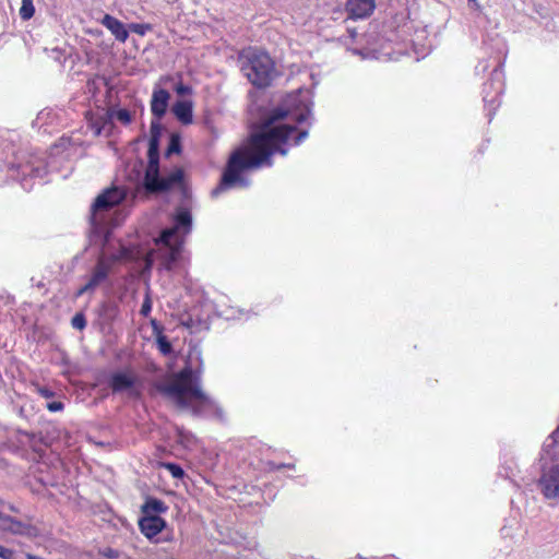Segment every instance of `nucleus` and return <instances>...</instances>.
<instances>
[{"instance_id":"f257e3e1","label":"nucleus","mask_w":559,"mask_h":559,"mask_svg":"<svg viewBox=\"0 0 559 559\" xmlns=\"http://www.w3.org/2000/svg\"><path fill=\"white\" fill-rule=\"evenodd\" d=\"M309 116V108L295 114H290L282 108L275 109L261 129L251 135L250 141H247V170L270 166V158L276 152L286 155L287 148L284 146L292 139L295 145L301 143L308 136V131L297 132L295 126L283 121L293 120L301 123L307 121Z\"/></svg>"},{"instance_id":"f03ea898","label":"nucleus","mask_w":559,"mask_h":559,"mask_svg":"<svg viewBox=\"0 0 559 559\" xmlns=\"http://www.w3.org/2000/svg\"><path fill=\"white\" fill-rule=\"evenodd\" d=\"M201 369L186 366L165 381L154 384L155 389L174 401L181 409L193 416L224 420L222 407L202 390Z\"/></svg>"},{"instance_id":"7ed1b4c3","label":"nucleus","mask_w":559,"mask_h":559,"mask_svg":"<svg viewBox=\"0 0 559 559\" xmlns=\"http://www.w3.org/2000/svg\"><path fill=\"white\" fill-rule=\"evenodd\" d=\"M147 159L143 179V187L147 193H164L183 182L185 173L181 168H176L167 176L160 175L159 143H155V140L148 141Z\"/></svg>"},{"instance_id":"20e7f679","label":"nucleus","mask_w":559,"mask_h":559,"mask_svg":"<svg viewBox=\"0 0 559 559\" xmlns=\"http://www.w3.org/2000/svg\"><path fill=\"white\" fill-rule=\"evenodd\" d=\"M192 228V215L189 210L180 207L174 217V226L160 231L158 242L168 248L166 267L170 269L181 253L183 236Z\"/></svg>"},{"instance_id":"39448f33","label":"nucleus","mask_w":559,"mask_h":559,"mask_svg":"<svg viewBox=\"0 0 559 559\" xmlns=\"http://www.w3.org/2000/svg\"><path fill=\"white\" fill-rule=\"evenodd\" d=\"M277 75L275 63L266 52L247 49V80L257 90L271 86Z\"/></svg>"},{"instance_id":"423d86ee","label":"nucleus","mask_w":559,"mask_h":559,"mask_svg":"<svg viewBox=\"0 0 559 559\" xmlns=\"http://www.w3.org/2000/svg\"><path fill=\"white\" fill-rule=\"evenodd\" d=\"M245 173V142L229 157L222 174L219 183L211 191L212 198H217L223 192L240 186L241 175Z\"/></svg>"},{"instance_id":"0eeeda50","label":"nucleus","mask_w":559,"mask_h":559,"mask_svg":"<svg viewBox=\"0 0 559 559\" xmlns=\"http://www.w3.org/2000/svg\"><path fill=\"white\" fill-rule=\"evenodd\" d=\"M126 192L117 187L107 189L100 193L92 204L93 223H97V214L99 212L109 211L114 206L120 204L126 199Z\"/></svg>"},{"instance_id":"6e6552de","label":"nucleus","mask_w":559,"mask_h":559,"mask_svg":"<svg viewBox=\"0 0 559 559\" xmlns=\"http://www.w3.org/2000/svg\"><path fill=\"white\" fill-rule=\"evenodd\" d=\"M538 488L546 499L559 500V464L543 468Z\"/></svg>"},{"instance_id":"1a4fd4ad","label":"nucleus","mask_w":559,"mask_h":559,"mask_svg":"<svg viewBox=\"0 0 559 559\" xmlns=\"http://www.w3.org/2000/svg\"><path fill=\"white\" fill-rule=\"evenodd\" d=\"M136 377L131 371H117L110 376L109 386L112 393L128 391L131 397H138L140 392L134 389Z\"/></svg>"},{"instance_id":"9d476101","label":"nucleus","mask_w":559,"mask_h":559,"mask_svg":"<svg viewBox=\"0 0 559 559\" xmlns=\"http://www.w3.org/2000/svg\"><path fill=\"white\" fill-rule=\"evenodd\" d=\"M559 429L554 431L544 442L540 453V461L543 462L542 469L554 464H559V442L557 441Z\"/></svg>"},{"instance_id":"9b49d317","label":"nucleus","mask_w":559,"mask_h":559,"mask_svg":"<svg viewBox=\"0 0 559 559\" xmlns=\"http://www.w3.org/2000/svg\"><path fill=\"white\" fill-rule=\"evenodd\" d=\"M170 93L164 88L155 87L151 99V111L154 118L160 120L168 108Z\"/></svg>"},{"instance_id":"f8f14e48","label":"nucleus","mask_w":559,"mask_h":559,"mask_svg":"<svg viewBox=\"0 0 559 559\" xmlns=\"http://www.w3.org/2000/svg\"><path fill=\"white\" fill-rule=\"evenodd\" d=\"M110 271L111 262L102 254L97 259L87 282L96 289L100 284L108 280Z\"/></svg>"},{"instance_id":"ddd939ff","label":"nucleus","mask_w":559,"mask_h":559,"mask_svg":"<svg viewBox=\"0 0 559 559\" xmlns=\"http://www.w3.org/2000/svg\"><path fill=\"white\" fill-rule=\"evenodd\" d=\"M165 525V520L159 515H143L139 520V527L141 533L150 539L160 533Z\"/></svg>"},{"instance_id":"4468645a","label":"nucleus","mask_w":559,"mask_h":559,"mask_svg":"<svg viewBox=\"0 0 559 559\" xmlns=\"http://www.w3.org/2000/svg\"><path fill=\"white\" fill-rule=\"evenodd\" d=\"M374 7V0H348L346 3L347 12L354 19L369 16L373 12Z\"/></svg>"},{"instance_id":"2eb2a0df","label":"nucleus","mask_w":559,"mask_h":559,"mask_svg":"<svg viewBox=\"0 0 559 559\" xmlns=\"http://www.w3.org/2000/svg\"><path fill=\"white\" fill-rule=\"evenodd\" d=\"M490 83H486L484 87V102L486 104L499 105V95L502 93V83L500 81V72L495 70L492 72Z\"/></svg>"},{"instance_id":"dca6fc26","label":"nucleus","mask_w":559,"mask_h":559,"mask_svg":"<svg viewBox=\"0 0 559 559\" xmlns=\"http://www.w3.org/2000/svg\"><path fill=\"white\" fill-rule=\"evenodd\" d=\"M102 24L110 31L117 40L124 43L128 39L129 32L124 24L112 15L105 14Z\"/></svg>"},{"instance_id":"f3484780","label":"nucleus","mask_w":559,"mask_h":559,"mask_svg":"<svg viewBox=\"0 0 559 559\" xmlns=\"http://www.w3.org/2000/svg\"><path fill=\"white\" fill-rule=\"evenodd\" d=\"M173 114L182 124H190L193 120V105L191 100H178L173 106Z\"/></svg>"},{"instance_id":"a211bd4d","label":"nucleus","mask_w":559,"mask_h":559,"mask_svg":"<svg viewBox=\"0 0 559 559\" xmlns=\"http://www.w3.org/2000/svg\"><path fill=\"white\" fill-rule=\"evenodd\" d=\"M167 506L164 501L157 498H147L144 504L141 507L143 515H158L167 511Z\"/></svg>"},{"instance_id":"6ab92c4d","label":"nucleus","mask_w":559,"mask_h":559,"mask_svg":"<svg viewBox=\"0 0 559 559\" xmlns=\"http://www.w3.org/2000/svg\"><path fill=\"white\" fill-rule=\"evenodd\" d=\"M181 152V138L178 133H171L169 136V143L165 151V157H170L173 154H179Z\"/></svg>"},{"instance_id":"aec40b11","label":"nucleus","mask_w":559,"mask_h":559,"mask_svg":"<svg viewBox=\"0 0 559 559\" xmlns=\"http://www.w3.org/2000/svg\"><path fill=\"white\" fill-rule=\"evenodd\" d=\"M29 524L22 522L20 520L13 519L11 526H9L8 532L15 535H26L29 532Z\"/></svg>"},{"instance_id":"412c9836","label":"nucleus","mask_w":559,"mask_h":559,"mask_svg":"<svg viewBox=\"0 0 559 559\" xmlns=\"http://www.w3.org/2000/svg\"><path fill=\"white\" fill-rule=\"evenodd\" d=\"M35 8L33 4V0H22V5L20 9V16L22 20L27 21L34 16Z\"/></svg>"},{"instance_id":"4be33fe9","label":"nucleus","mask_w":559,"mask_h":559,"mask_svg":"<svg viewBox=\"0 0 559 559\" xmlns=\"http://www.w3.org/2000/svg\"><path fill=\"white\" fill-rule=\"evenodd\" d=\"M98 555L107 559H127L122 551L111 547L99 548Z\"/></svg>"},{"instance_id":"5701e85b","label":"nucleus","mask_w":559,"mask_h":559,"mask_svg":"<svg viewBox=\"0 0 559 559\" xmlns=\"http://www.w3.org/2000/svg\"><path fill=\"white\" fill-rule=\"evenodd\" d=\"M109 118H116L122 124H129L132 121L131 112L126 108H119L110 114Z\"/></svg>"},{"instance_id":"b1692460","label":"nucleus","mask_w":559,"mask_h":559,"mask_svg":"<svg viewBox=\"0 0 559 559\" xmlns=\"http://www.w3.org/2000/svg\"><path fill=\"white\" fill-rule=\"evenodd\" d=\"M162 466L167 469L174 478L182 479L185 476V471L179 464L167 462L163 463Z\"/></svg>"},{"instance_id":"393cba45","label":"nucleus","mask_w":559,"mask_h":559,"mask_svg":"<svg viewBox=\"0 0 559 559\" xmlns=\"http://www.w3.org/2000/svg\"><path fill=\"white\" fill-rule=\"evenodd\" d=\"M157 347L164 355H169L173 352V346L167 336L158 335L156 338Z\"/></svg>"},{"instance_id":"a878e982","label":"nucleus","mask_w":559,"mask_h":559,"mask_svg":"<svg viewBox=\"0 0 559 559\" xmlns=\"http://www.w3.org/2000/svg\"><path fill=\"white\" fill-rule=\"evenodd\" d=\"M162 131H163V127H162L159 120H157L155 118V120H152V122H151V136H150L148 141L155 140V143H159Z\"/></svg>"},{"instance_id":"bb28decb","label":"nucleus","mask_w":559,"mask_h":559,"mask_svg":"<svg viewBox=\"0 0 559 559\" xmlns=\"http://www.w3.org/2000/svg\"><path fill=\"white\" fill-rule=\"evenodd\" d=\"M71 325L73 329L82 331L86 328L87 321L83 312H78L71 319Z\"/></svg>"},{"instance_id":"cd10ccee","label":"nucleus","mask_w":559,"mask_h":559,"mask_svg":"<svg viewBox=\"0 0 559 559\" xmlns=\"http://www.w3.org/2000/svg\"><path fill=\"white\" fill-rule=\"evenodd\" d=\"M174 90L179 96H187L192 94V87L183 84L181 81L174 85Z\"/></svg>"},{"instance_id":"c85d7f7f","label":"nucleus","mask_w":559,"mask_h":559,"mask_svg":"<svg viewBox=\"0 0 559 559\" xmlns=\"http://www.w3.org/2000/svg\"><path fill=\"white\" fill-rule=\"evenodd\" d=\"M129 27H130L131 32H133L140 36H144L146 34V32L152 28L150 24H139V23H132V24H130Z\"/></svg>"},{"instance_id":"c756f323","label":"nucleus","mask_w":559,"mask_h":559,"mask_svg":"<svg viewBox=\"0 0 559 559\" xmlns=\"http://www.w3.org/2000/svg\"><path fill=\"white\" fill-rule=\"evenodd\" d=\"M14 518H12L11 515H8V514H4V513H1L0 512V528L2 531H7L9 530V526H11V523H12V520Z\"/></svg>"},{"instance_id":"7c9ffc66","label":"nucleus","mask_w":559,"mask_h":559,"mask_svg":"<svg viewBox=\"0 0 559 559\" xmlns=\"http://www.w3.org/2000/svg\"><path fill=\"white\" fill-rule=\"evenodd\" d=\"M152 310V301L148 295L145 296V299L142 304L140 313L144 317H147Z\"/></svg>"},{"instance_id":"2f4dec72","label":"nucleus","mask_w":559,"mask_h":559,"mask_svg":"<svg viewBox=\"0 0 559 559\" xmlns=\"http://www.w3.org/2000/svg\"><path fill=\"white\" fill-rule=\"evenodd\" d=\"M16 555H15V551L10 549V548H5L3 547L1 544H0V558L2 559H15Z\"/></svg>"},{"instance_id":"473e14b6","label":"nucleus","mask_w":559,"mask_h":559,"mask_svg":"<svg viewBox=\"0 0 559 559\" xmlns=\"http://www.w3.org/2000/svg\"><path fill=\"white\" fill-rule=\"evenodd\" d=\"M63 407H64L63 403L59 402V401H55V402H51V403L47 404V408L50 412H59V411H62Z\"/></svg>"},{"instance_id":"72a5a7b5","label":"nucleus","mask_w":559,"mask_h":559,"mask_svg":"<svg viewBox=\"0 0 559 559\" xmlns=\"http://www.w3.org/2000/svg\"><path fill=\"white\" fill-rule=\"evenodd\" d=\"M95 288L87 282L85 285H83L76 293V297H80L87 293H93Z\"/></svg>"},{"instance_id":"f704fd0d","label":"nucleus","mask_w":559,"mask_h":559,"mask_svg":"<svg viewBox=\"0 0 559 559\" xmlns=\"http://www.w3.org/2000/svg\"><path fill=\"white\" fill-rule=\"evenodd\" d=\"M295 465L294 464H275V463H270V468L273 469V471H280L282 468H294Z\"/></svg>"},{"instance_id":"c9c22d12","label":"nucleus","mask_w":559,"mask_h":559,"mask_svg":"<svg viewBox=\"0 0 559 559\" xmlns=\"http://www.w3.org/2000/svg\"><path fill=\"white\" fill-rule=\"evenodd\" d=\"M38 392L40 393L41 396H44L46 399H50L55 395V393L50 389L45 388V386L39 388Z\"/></svg>"},{"instance_id":"e433bc0d","label":"nucleus","mask_w":559,"mask_h":559,"mask_svg":"<svg viewBox=\"0 0 559 559\" xmlns=\"http://www.w3.org/2000/svg\"><path fill=\"white\" fill-rule=\"evenodd\" d=\"M468 1V5L474 9V10H480L481 9V5L480 3L478 2V0H467Z\"/></svg>"},{"instance_id":"4c0bfd02","label":"nucleus","mask_w":559,"mask_h":559,"mask_svg":"<svg viewBox=\"0 0 559 559\" xmlns=\"http://www.w3.org/2000/svg\"><path fill=\"white\" fill-rule=\"evenodd\" d=\"M92 128L95 130L96 135L102 133L103 126H100L97 121L92 123Z\"/></svg>"},{"instance_id":"58836bf2","label":"nucleus","mask_w":559,"mask_h":559,"mask_svg":"<svg viewBox=\"0 0 559 559\" xmlns=\"http://www.w3.org/2000/svg\"><path fill=\"white\" fill-rule=\"evenodd\" d=\"M164 80L167 82V81H171L173 78L171 76H166V78H164Z\"/></svg>"},{"instance_id":"ea45409f","label":"nucleus","mask_w":559,"mask_h":559,"mask_svg":"<svg viewBox=\"0 0 559 559\" xmlns=\"http://www.w3.org/2000/svg\"><path fill=\"white\" fill-rule=\"evenodd\" d=\"M243 56V50H240L239 51V58H241Z\"/></svg>"}]
</instances>
